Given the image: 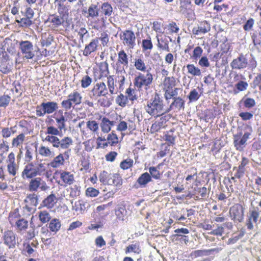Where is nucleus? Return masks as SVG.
Instances as JSON below:
<instances>
[{
	"mask_svg": "<svg viewBox=\"0 0 261 261\" xmlns=\"http://www.w3.org/2000/svg\"><path fill=\"white\" fill-rule=\"evenodd\" d=\"M164 106L162 97L158 93L155 92L147 101L144 108L146 112L150 116L157 118L163 113H166Z\"/></svg>",
	"mask_w": 261,
	"mask_h": 261,
	"instance_id": "nucleus-1",
	"label": "nucleus"
},
{
	"mask_svg": "<svg viewBox=\"0 0 261 261\" xmlns=\"http://www.w3.org/2000/svg\"><path fill=\"white\" fill-rule=\"evenodd\" d=\"M240 103H243L244 107L248 109L254 107L256 103L255 100L250 97L243 98L242 99L240 100Z\"/></svg>",
	"mask_w": 261,
	"mask_h": 261,
	"instance_id": "nucleus-59",
	"label": "nucleus"
},
{
	"mask_svg": "<svg viewBox=\"0 0 261 261\" xmlns=\"http://www.w3.org/2000/svg\"><path fill=\"white\" fill-rule=\"evenodd\" d=\"M151 181V176L149 173L145 172L142 173L138 178L137 182L142 187H144Z\"/></svg>",
	"mask_w": 261,
	"mask_h": 261,
	"instance_id": "nucleus-37",
	"label": "nucleus"
},
{
	"mask_svg": "<svg viewBox=\"0 0 261 261\" xmlns=\"http://www.w3.org/2000/svg\"><path fill=\"white\" fill-rule=\"evenodd\" d=\"M82 101V95L77 90L70 93L68 98L61 102L62 107L66 111L69 110L72 107L80 105Z\"/></svg>",
	"mask_w": 261,
	"mask_h": 261,
	"instance_id": "nucleus-9",
	"label": "nucleus"
},
{
	"mask_svg": "<svg viewBox=\"0 0 261 261\" xmlns=\"http://www.w3.org/2000/svg\"><path fill=\"white\" fill-rule=\"evenodd\" d=\"M107 140L111 146H114L119 143V138L114 131H112L108 135Z\"/></svg>",
	"mask_w": 261,
	"mask_h": 261,
	"instance_id": "nucleus-53",
	"label": "nucleus"
},
{
	"mask_svg": "<svg viewBox=\"0 0 261 261\" xmlns=\"http://www.w3.org/2000/svg\"><path fill=\"white\" fill-rule=\"evenodd\" d=\"M153 81V75L149 70L145 72H138L135 74L133 84L135 88L138 91H142L143 89L147 90L151 86Z\"/></svg>",
	"mask_w": 261,
	"mask_h": 261,
	"instance_id": "nucleus-3",
	"label": "nucleus"
},
{
	"mask_svg": "<svg viewBox=\"0 0 261 261\" xmlns=\"http://www.w3.org/2000/svg\"><path fill=\"white\" fill-rule=\"evenodd\" d=\"M220 250L221 249L219 248L210 249L196 250L192 251L190 253V256L192 258H196L199 257L208 255L214 252H219Z\"/></svg>",
	"mask_w": 261,
	"mask_h": 261,
	"instance_id": "nucleus-29",
	"label": "nucleus"
},
{
	"mask_svg": "<svg viewBox=\"0 0 261 261\" xmlns=\"http://www.w3.org/2000/svg\"><path fill=\"white\" fill-rule=\"evenodd\" d=\"M134 160L129 158L122 160L119 165L120 168L123 170L132 168L134 166Z\"/></svg>",
	"mask_w": 261,
	"mask_h": 261,
	"instance_id": "nucleus-51",
	"label": "nucleus"
},
{
	"mask_svg": "<svg viewBox=\"0 0 261 261\" xmlns=\"http://www.w3.org/2000/svg\"><path fill=\"white\" fill-rule=\"evenodd\" d=\"M82 13L88 20L93 19L99 16V8L97 5L91 4L87 10H83Z\"/></svg>",
	"mask_w": 261,
	"mask_h": 261,
	"instance_id": "nucleus-27",
	"label": "nucleus"
},
{
	"mask_svg": "<svg viewBox=\"0 0 261 261\" xmlns=\"http://www.w3.org/2000/svg\"><path fill=\"white\" fill-rule=\"evenodd\" d=\"M91 97L97 99L102 96H106L108 90L106 85L103 82L95 84L90 91Z\"/></svg>",
	"mask_w": 261,
	"mask_h": 261,
	"instance_id": "nucleus-18",
	"label": "nucleus"
},
{
	"mask_svg": "<svg viewBox=\"0 0 261 261\" xmlns=\"http://www.w3.org/2000/svg\"><path fill=\"white\" fill-rule=\"evenodd\" d=\"M69 152L70 150H66L59 153L50 162L49 165L55 169L64 166L69 162Z\"/></svg>",
	"mask_w": 261,
	"mask_h": 261,
	"instance_id": "nucleus-14",
	"label": "nucleus"
},
{
	"mask_svg": "<svg viewBox=\"0 0 261 261\" xmlns=\"http://www.w3.org/2000/svg\"><path fill=\"white\" fill-rule=\"evenodd\" d=\"M157 38V46L160 50H164L166 51H169L170 48L169 46V42L165 38H159L158 36Z\"/></svg>",
	"mask_w": 261,
	"mask_h": 261,
	"instance_id": "nucleus-36",
	"label": "nucleus"
},
{
	"mask_svg": "<svg viewBox=\"0 0 261 261\" xmlns=\"http://www.w3.org/2000/svg\"><path fill=\"white\" fill-rule=\"evenodd\" d=\"M248 84L246 82L243 81H239L235 85V89L233 90L234 93L237 94L247 89Z\"/></svg>",
	"mask_w": 261,
	"mask_h": 261,
	"instance_id": "nucleus-63",
	"label": "nucleus"
},
{
	"mask_svg": "<svg viewBox=\"0 0 261 261\" xmlns=\"http://www.w3.org/2000/svg\"><path fill=\"white\" fill-rule=\"evenodd\" d=\"M109 64L107 62H100L98 68L94 71L95 79L100 80L108 77L109 75Z\"/></svg>",
	"mask_w": 261,
	"mask_h": 261,
	"instance_id": "nucleus-22",
	"label": "nucleus"
},
{
	"mask_svg": "<svg viewBox=\"0 0 261 261\" xmlns=\"http://www.w3.org/2000/svg\"><path fill=\"white\" fill-rule=\"evenodd\" d=\"M128 57L124 49H121L118 53V59L116 64L127 67L128 65Z\"/></svg>",
	"mask_w": 261,
	"mask_h": 261,
	"instance_id": "nucleus-33",
	"label": "nucleus"
},
{
	"mask_svg": "<svg viewBox=\"0 0 261 261\" xmlns=\"http://www.w3.org/2000/svg\"><path fill=\"white\" fill-rule=\"evenodd\" d=\"M259 212V208L257 206H253L249 209L246 222V225L248 230L253 229V223H257L260 216Z\"/></svg>",
	"mask_w": 261,
	"mask_h": 261,
	"instance_id": "nucleus-17",
	"label": "nucleus"
},
{
	"mask_svg": "<svg viewBox=\"0 0 261 261\" xmlns=\"http://www.w3.org/2000/svg\"><path fill=\"white\" fill-rule=\"evenodd\" d=\"M177 84L176 79L174 76H166L162 83V88L166 99L172 98L178 95V91H181L179 88H175Z\"/></svg>",
	"mask_w": 261,
	"mask_h": 261,
	"instance_id": "nucleus-4",
	"label": "nucleus"
},
{
	"mask_svg": "<svg viewBox=\"0 0 261 261\" xmlns=\"http://www.w3.org/2000/svg\"><path fill=\"white\" fill-rule=\"evenodd\" d=\"M200 226L205 230H212L208 233L212 235L216 236H221L224 233V228L222 226L218 225L216 229H212L214 225H211L206 222H203L200 224Z\"/></svg>",
	"mask_w": 261,
	"mask_h": 261,
	"instance_id": "nucleus-23",
	"label": "nucleus"
},
{
	"mask_svg": "<svg viewBox=\"0 0 261 261\" xmlns=\"http://www.w3.org/2000/svg\"><path fill=\"white\" fill-rule=\"evenodd\" d=\"M141 47L143 52H150L153 47L151 37L148 35L146 38L142 39Z\"/></svg>",
	"mask_w": 261,
	"mask_h": 261,
	"instance_id": "nucleus-34",
	"label": "nucleus"
},
{
	"mask_svg": "<svg viewBox=\"0 0 261 261\" xmlns=\"http://www.w3.org/2000/svg\"><path fill=\"white\" fill-rule=\"evenodd\" d=\"M159 119L156 121L162 128H165L167 126V122L171 118L172 115L168 113H163L160 115Z\"/></svg>",
	"mask_w": 261,
	"mask_h": 261,
	"instance_id": "nucleus-47",
	"label": "nucleus"
},
{
	"mask_svg": "<svg viewBox=\"0 0 261 261\" xmlns=\"http://www.w3.org/2000/svg\"><path fill=\"white\" fill-rule=\"evenodd\" d=\"M134 66L137 70L142 71L143 72H146L147 66L145 63L144 60L142 58H136L134 59Z\"/></svg>",
	"mask_w": 261,
	"mask_h": 261,
	"instance_id": "nucleus-35",
	"label": "nucleus"
},
{
	"mask_svg": "<svg viewBox=\"0 0 261 261\" xmlns=\"http://www.w3.org/2000/svg\"><path fill=\"white\" fill-rule=\"evenodd\" d=\"M8 220L11 226L15 227L18 232L26 231L28 228V221L24 218H21L18 209L10 213Z\"/></svg>",
	"mask_w": 261,
	"mask_h": 261,
	"instance_id": "nucleus-7",
	"label": "nucleus"
},
{
	"mask_svg": "<svg viewBox=\"0 0 261 261\" xmlns=\"http://www.w3.org/2000/svg\"><path fill=\"white\" fill-rule=\"evenodd\" d=\"M34 150L30 146H26L25 147V153L24 161L25 163H28L32 162V161L33 159Z\"/></svg>",
	"mask_w": 261,
	"mask_h": 261,
	"instance_id": "nucleus-54",
	"label": "nucleus"
},
{
	"mask_svg": "<svg viewBox=\"0 0 261 261\" xmlns=\"http://www.w3.org/2000/svg\"><path fill=\"white\" fill-rule=\"evenodd\" d=\"M173 101L170 105L169 107L165 110V113H168L171 110L176 109L180 111L185 108V100L181 97L174 96L172 97Z\"/></svg>",
	"mask_w": 261,
	"mask_h": 261,
	"instance_id": "nucleus-25",
	"label": "nucleus"
},
{
	"mask_svg": "<svg viewBox=\"0 0 261 261\" xmlns=\"http://www.w3.org/2000/svg\"><path fill=\"white\" fill-rule=\"evenodd\" d=\"M48 223V228L50 231L54 232H57L58 231L61 226L60 221L56 218L53 219L49 221Z\"/></svg>",
	"mask_w": 261,
	"mask_h": 261,
	"instance_id": "nucleus-43",
	"label": "nucleus"
},
{
	"mask_svg": "<svg viewBox=\"0 0 261 261\" xmlns=\"http://www.w3.org/2000/svg\"><path fill=\"white\" fill-rule=\"evenodd\" d=\"M108 89L111 94L113 95L117 93L116 89L115 80L114 75H109L107 77Z\"/></svg>",
	"mask_w": 261,
	"mask_h": 261,
	"instance_id": "nucleus-40",
	"label": "nucleus"
},
{
	"mask_svg": "<svg viewBox=\"0 0 261 261\" xmlns=\"http://www.w3.org/2000/svg\"><path fill=\"white\" fill-rule=\"evenodd\" d=\"M252 133L251 127L247 128L243 131L241 130L233 135V144L236 149L243 151L247 145V142L251 138Z\"/></svg>",
	"mask_w": 261,
	"mask_h": 261,
	"instance_id": "nucleus-5",
	"label": "nucleus"
},
{
	"mask_svg": "<svg viewBox=\"0 0 261 261\" xmlns=\"http://www.w3.org/2000/svg\"><path fill=\"white\" fill-rule=\"evenodd\" d=\"M59 113H61L60 117L56 118V121L58 124V127H55L53 126H47L45 134L47 136H58L60 134V131L62 130L65 127L66 120L65 116L62 114L63 112L62 110H59Z\"/></svg>",
	"mask_w": 261,
	"mask_h": 261,
	"instance_id": "nucleus-12",
	"label": "nucleus"
},
{
	"mask_svg": "<svg viewBox=\"0 0 261 261\" xmlns=\"http://www.w3.org/2000/svg\"><path fill=\"white\" fill-rule=\"evenodd\" d=\"M30 179L28 185V189L30 191L36 192L38 189L42 191H45L49 188L46 182L42 180L41 177H35Z\"/></svg>",
	"mask_w": 261,
	"mask_h": 261,
	"instance_id": "nucleus-19",
	"label": "nucleus"
},
{
	"mask_svg": "<svg viewBox=\"0 0 261 261\" xmlns=\"http://www.w3.org/2000/svg\"><path fill=\"white\" fill-rule=\"evenodd\" d=\"M58 15L68 20L69 15V9L65 5H56Z\"/></svg>",
	"mask_w": 261,
	"mask_h": 261,
	"instance_id": "nucleus-39",
	"label": "nucleus"
},
{
	"mask_svg": "<svg viewBox=\"0 0 261 261\" xmlns=\"http://www.w3.org/2000/svg\"><path fill=\"white\" fill-rule=\"evenodd\" d=\"M97 103L100 106L108 108L112 105V99L106 96H102L99 97L97 100Z\"/></svg>",
	"mask_w": 261,
	"mask_h": 261,
	"instance_id": "nucleus-57",
	"label": "nucleus"
},
{
	"mask_svg": "<svg viewBox=\"0 0 261 261\" xmlns=\"http://www.w3.org/2000/svg\"><path fill=\"white\" fill-rule=\"evenodd\" d=\"M99 180L103 185L115 187H120L123 183V179L119 173H111L105 170L100 173Z\"/></svg>",
	"mask_w": 261,
	"mask_h": 261,
	"instance_id": "nucleus-8",
	"label": "nucleus"
},
{
	"mask_svg": "<svg viewBox=\"0 0 261 261\" xmlns=\"http://www.w3.org/2000/svg\"><path fill=\"white\" fill-rule=\"evenodd\" d=\"M186 67L188 73L191 75L194 76L201 75V72L200 69L198 67H196L194 64H188Z\"/></svg>",
	"mask_w": 261,
	"mask_h": 261,
	"instance_id": "nucleus-55",
	"label": "nucleus"
},
{
	"mask_svg": "<svg viewBox=\"0 0 261 261\" xmlns=\"http://www.w3.org/2000/svg\"><path fill=\"white\" fill-rule=\"evenodd\" d=\"M137 90L136 88H133L129 86L125 90L126 96L128 101L130 100L132 103L138 99Z\"/></svg>",
	"mask_w": 261,
	"mask_h": 261,
	"instance_id": "nucleus-41",
	"label": "nucleus"
},
{
	"mask_svg": "<svg viewBox=\"0 0 261 261\" xmlns=\"http://www.w3.org/2000/svg\"><path fill=\"white\" fill-rule=\"evenodd\" d=\"M245 208L240 203H236L229 210L230 217L234 222H242L244 218Z\"/></svg>",
	"mask_w": 261,
	"mask_h": 261,
	"instance_id": "nucleus-11",
	"label": "nucleus"
},
{
	"mask_svg": "<svg viewBox=\"0 0 261 261\" xmlns=\"http://www.w3.org/2000/svg\"><path fill=\"white\" fill-rule=\"evenodd\" d=\"M174 128H172L169 131L165 132L164 136V140L168 142V144L173 145L175 144L176 136L174 135Z\"/></svg>",
	"mask_w": 261,
	"mask_h": 261,
	"instance_id": "nucleus-42",
	"label": "nucleus"
},
{
	"mask_svg": "<svg viewBox=\"0 0 261 261\" xmlns=\"http://www.w3.org/2000/svg\"><path fill=\"white\" fill-rule=\"evenodd\" d=\"M120 38L123 44L129 49H133L136 45V37L134 32L131 30H125L122 32Z\"/></svg>",
	"mask_w": 261,
	"mask_h": 261,
	"instance_id": "nucleus-13",
	"label": "nucleus"
},
{
	"mask_svg": "<svg viewBox=\"0 0 261 261\" xmlns=\"http://www.w3.org/2000/svg\"><path fill=\"white\" fill-rule=\"evenodd\" d=\"M53 178L59 186L64 187L71 186L75 181L74 174L66 170H56L54 173Z\"/></svg>",
	"mask_w": 261,
	"mask_h": 261,
	"instance_id": "nucleus-6",
	"label": "nucleus"
},
{
	"mask_svg": "<svg viewBox=\"0 0 261 261\" xmlns=\"http://www.w3.org/2000/svg\"><path fill=\"white\" fill-rule=\"evenodd\" d=\"M19 48L23 58L26 59H33L35 57L33 45L30 41H21L19 43Z\"/></svg>",
	"mask_w": 261,
	"mask_h": 261,
	"instance_id": "nucleus-16",
	"label": "nucleus"
},
{
	"mask_svg": "<svg viewBox=\"0 0 261 261\" xmlns=\"http://www.w3.org/2000/svg\"><path fill=\"white\" fill-rule=\"evenodd\" d=\"M25 140V135L24 134L21 133L15 138H14L12 141V147H18L20 145H22Z\"/></svg>",
	"mask_w": 261,
	"mask_h": 261,
	"instance_id": "nucleus-58",
	"label": "nucleus"
},
{
	"mask_svg": "<svg viewBox=\"0 0 261 261\" xmlns=\"http://www.w3.org/2000/svg\"><path fill=\"white\" fill-rule=\"evenodd\" d=\"M67 22V20L56 13L49 15L46 21L50 23L49 27L53 29L58 28Z\"/></svg>",
	"mask_w": 261,
	"mask_h": 261,
	"instance_id": "nucleus-21",
	"label": "nucleus"
},
{
	"mask_svg": "<svg viewBox=\"0 0 261 261\" xmlns=\"http://www.w3.org/2000/svg\"><path fill=\"white\" fill-rule=\"evenodd\" d=\"M4 244L9 249H14L18 244V238L12 230H5L2 236Z\"/></svg>",
	"mask_w": 261,
	"mask_h": 261,
	"instance_id": "nucleus-15",
	"label": "nucleus"
},
{
	"mask_svg": "<svg viewBox=\"0 0 261 261\" xmlns=\"http://www.w3.org/2000/svg\"><path fill=\"white\" fill-rule=\"evenodd\" d=\"M98 38L92 39L91 42L86 45L83 52V55L84 56L87 57L91 53L95 51L98 47Z\"/></svg>",
	"mask_w": 261,
	"mask_h": 261,
	"instance_id": "nucleus-30",
	"label": "nucleus"
},
{
	"mask_svg": "<svg viewBox=\"0 0 261 261\" xmlns=\"http://www.w3.org/2000/svg\"><path fill=\"white\" fill-rule=\"evenodd\" d=\"M230 66L232 69H244L247 67V59L244 55L241 54L238 57L232 60L230 63Z\"/></svg>",
	"mask_w": 261,
	"mask_h": 261,
	"instance_id": "nucleus-26",
	"label": "nucleus"
},
{
	"mask_svg": "<svg viewBox=\"0 0 261 261\" xmlns=\"http://www.w3.org/2000/svg\"><path fill=\"white\" fill-rule=\"evenodd\" d=\"M111 120L106 117H103L100 124L101 131L104 133H108L111 130Z\"/></svg>",
	"mask_w": 261,
	"mask_h": 261,
	"instance_id": "nucleus-44",
	"label": "nucleus"
},
{
	"mask_svg": "<svg viewBox=\"0 0 261 261\" xmlns=\"http://www.w3.org/2000/svg\"><path fill=\"white\" fill-rule=\"evenodd\" d=\"M252 42L254 45H259L261 41V33L259 30H254L250 34Z\"/></svg>",
	"mask_w": 261,
	"mask_h": 261,
	"instance_id": "nucleus-52",
	"label": "nucleus"
},
{
	"mask_svg": "<svg viewBox=\"0 0 261 261\" xmlns=\"http://www.w3.org/2000/svg\"><path fill=\"white\" fill-rule=\"evenodd\" d=\"M6 162L9 174L13 177L15 176L18 172L19 166L15 162V154L13 152H11L9 153Z\"/></svg>",
	"mask_w": 261,
	"mask_h": 261,
	"instance_id": "nucleus-20",
	"label": "nucleus"
},
{
	"mask_svg": "<svg viewBox=\"0 0 261 261\" xmlns=\"http://www.w3.org/2000/svg\"><path fill=\"white\" fill-rule=\"evenodd\" d=\"M116 120H119V123L116 128L117 130L121 132L126 131L128 128L127 123L122 120V117L120 115L117 116Z\"/></svg>",
	"mask_w": 261,
	"mask_h": 261,
	"instance_id": "nucleus-61",
	"label": "nucleus"
},
{
	"mask_svg": "<svg viewBox=\"0 0 261 261\" xmlns=\"http://www.w3.org/2000/svg\"><path fill=\"white\" fill-rule=\"evenodd\" d=\"M38 151L39 154L42 157L52 158L54 156V152L48 146L41 145Z\"/></svg>",
	"mask_w": 261,
	"mask_h": 261,
	"instance_id": "nucleus-38",
	"label": "nucleus"
},
{
	"mask_svg": "<svg viewBox=\"0 0 261 261\" xmlns=\"http://www.w3.org/2000/svg\"><path fill=\"white\" fill-rule=\"evenodd\" d=\"M188 172L190 174H188L187 176L186 177V180L187 184H191L194 180L195 177L197 175V169L194 167L191 168L190 171H188Z\"/></svg>",
	"mask_w": 261,
	"mask_h": 261,
	"instance_id": "nucleus-64",
	"label": "nucleus"
},
{
	"mask_svg": "<svg viewBox=\"0 0 261 261\" xmlns=\"http://www.w3.org/2000/svg\"><path fill=\"white\" fill-rule=\"evenodd\" d=\"M60 139L57 136H46V137L43 139V141H46L51 144L53 147L56 148H59Z\"/></svg>",
	"mask_w": 261,
	"mask_h": 261,
	"instance_id": "nucleus-49",
	"label": "nucleus"
},
{
	"mask_svg": "<svg viewBox=\"0 0 261 261\" xmlns=\"http://www.w3.org/2000/svg\"><path fill=\"white\" fill-rule=\"evenodd\" d=\"M47 172L45 163L31 162L27 163L21 172L23 179L33 178L41 176Z\"/></svg>",
	"mask_w": 261,
	"mask_h": 261,
	"instance_id": "nucleus-2",
	"label": "nucleus"
},
{
	"mask_svg": "<svg viewBox=\"0 0 261 261\" xmlns=\"http://www.w3.org/2000/svg\"><path fill=\"white\" fill-rule=\"evenodd\" d=\"M11 66L9 62L6 59H2L0 61V71L4 74H8L11 72Z\"/></svg>",
	"mask_w": 261,
	"mask_h": 261,
	"instance_id": "nucleus-50",
	"label": "nucleus"
},
{
	"mask_svg": "<svg viewBox=\"0 0 261 261\" xmlns=\"http://www.w3.org/2000/svg\"><path fill=\"white\" fill-rule=\"evenodd\" d=\"M101 12L105 16H110L113 12L112 6L108 2L103 3L101 6Z\"/></svg>",
	"mask_w": 261,
	"mask_h": 261,
	"instance_id": "nucleus-62",
	"label": "nucleus"
},
{
	"mask_svg": "<svg viewBox=\"0 0 261 261\" xmlns=\"http://www.w3.org/2000/svg\"><path fill=\"white\" fill-rule=\"evenodd\" d=\"M58 202V198L53 192L45 198L42 201L43 206L48 208H53Z\"/></svg>",
	"mask_w": 261,
	"mask_h": 261,
	"instance_id": "nucleus-31",
	"label": "nucleus"
},
{
	"mask_svg": "<svg viewBox=\"0 0 261 261\" xmlns=\"http://www.w3.org/2000/svg\"><path fill=\"white\" fill-rule=\"evenodd\" d=\"M73 144L71 137H65L60 140L59 148L62 149H67Z\"/></svg>",
	"mask_w": 261,
	"mask_h": 261,
	"instance_id": "nucleus-48",
	"label": "nucleus"
},
{
	"mask_svg": "<svg viewBox=\"0 0 261 261\" xmlns=\"http://www.w3.org/2000/svg\"><path fill=\"white\" fill-rule=\"evenodd\" d=\"M161 165V164H160L156 167L152 166L149 168V174L151 178L152 177L155 179H160L161 178L162 174L159 170Z\"/></svg>",
	"mask_w": 261,
	"mask_h": 261,
	"instance_id": "nucleus-45",
	"label": "nucleus"
},
{
	"mask_svg": "<svg viewBox=\"0 0 261 261\" xmlns=\"http://www.w3.org/2000/svg\"><path fill=\"white\" fill-rule=\"evenodd\" d=\"M180 12L187 17L194 13L193 5L191 0H180L179 1Z\"/></svg>",
	"mask_w": 261,
	"mask_h": 261,
	"instance_id": "nucleus-24",
	"label": "nucleus"
},
{
	"mask_svg": "<svg viewBox=\"0 0 261 261\" xmlns=\"http://www.w3.org/2000/svg\"><path fill=\"white\" fill-rule=\"evenodd\" d=\"M38 218L42 224H45L48 222L51 219V216L49 213L46 211H40L38 213Z\"/></svg>",
	"mask_w": 261,
	"mask_h": 261,
	"instance_id": "nucleus-46",
	"label": "nucleus"
},
{
	"mask_svg": "<svg viewBox=\"0 0 261 261\" xmlns=\"http://www.w3.org/2000/svg\"><path fill=\"white\" fill-rule=\"evenodd\" d=\"M115 214L119 221H124L127 215L125 205L124 204H118L115 210Z\"/></svg>",
	"mask_w": 261,
	"mask_h": 261,
	"instance_id": "nucleus-32",
	"label": "nucleus"
},
{
	"mask_svg": "<svg viewBox=\"0 0 261 261\" xmlns=\"http://www.w3.org/2000/svg\"><path fill=\"white\" fill-rule=\"evenodd\" d=\"M211 30L210 23L206 20L201 21L197 27L192 29V33L194 35H198L204 34Z\"/></svg>",
	"mask_w": 261,
	"mask_h": 261,
	"instance_id": "nucleus-28",
	"label": "nucleus"
},
{
	"mask_svg": "<svg viewBox=\"0 0 261 261\" xmlns=\"http://www.w3.org/2000/svg\"><path fill=\"white\" fill-rule=\"evenodd\" d=\"M54 40L53 36L49 34L44 33L42 35L41 43L42 46H48Z\"/></svg>",
	"mask_w": 261,
	"mask_h": 261,
	"instance_id": "nucleus-56",
	"label": "nucleus"
},
{
	"mask_svg": "<svg viewBox=\"0 0 261 261\" xmlns=\"http://www.w3.org/2000/svg\"><path fill=\"white\" fill-rule=\"evenodd\" d=\"M58 108V103L55 101L42 102L36 107V114L38 117H43L46 114H50Z\"/></svg>",
	"mask_w": 261,
	"mask_h": 261,
	"instance_id": "nucleus-10",
	"label": "nucleus"
},
{
	"mask_svg": "<svg viewBox=\"0 0 261 261\" xmlns=\"http://www.w3.org/2000/svg\"><path fill=\"white\" fill-rule=\"evenodd\" d=\"M128 102V100L126 95H124L122 93H120L116 98V103L122 108L126 107Z\"/></svg>",
	"mask_w": 261,
	"mask_h": 261,
	"instance_id": "nucleus-60",
	"label": "nucleus"
}]
</instances>
